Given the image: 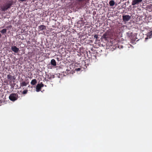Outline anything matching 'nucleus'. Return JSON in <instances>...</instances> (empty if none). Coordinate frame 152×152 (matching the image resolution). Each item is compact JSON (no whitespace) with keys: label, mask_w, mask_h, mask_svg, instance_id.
Listing matches in <instances>:
<instances>
[{"label":"nucleus","mask_w":152,"mask_h":152,"mask_svg":"<svg viewBox=\"0 0 152 152\" xmlns=\"http://www.w3.org/2000/svg\"><path fill=\"white\" fill-rule=\"evenodd\" d=\"M109 4L110 6H113L115 4V2L113 0H111L109 2Z\"/></svg>","instance_id":"13"},{"label":"nucleus","mask_w":152,"mask_h":152,"mask_svg":"<svg viewBox=\"0 0 152 152\" xmlns=\"http://www.w3.org/2000/svg\"><path fill=\"white\" fill-rule=\"evenodd\" d=\"M44 86V85L41 83H38L37 84L36 87V91L37 92H39L41 89L42 87Z\"/></svg>","instance_id":"4"},{"label":"nucleus","mask_w":152,"mask_h":152,"mask_svg":"<svg viewBox=\"0 0 152 152\" xmlns=\"http://www.w3.org/2000/svg\"><path fill=\"white\" fill-rule=\"evenodd\" d=\"M90 0H78L79 4L82 7L84 6Z\"/></svg>","instance_id":"3"},{"label":"nucleus","mask_w":152,"mask_h":152,"mask_svg":"<svg viewBox=\"0 0 152 152\" xmlns=\"http://www.w3.org/2000/svg\"><path fill=\"white\" fill-rule=\"evenodd\" d=\"M11 50L15 53H17L19 51V49L15 46H12L11 47Z\"/></svg>","instance_id":"6"},{"label":"nucleus","mask_w":152,"mask_h":152,"mask_svg":"<svg viewBox=\"0 0 152 152\" xmlns=\"http://www.w3.org/2000/svg\"><path fill=\"white\" fill-rule=\"evenodd\" d=\"M28 90L27 89L23 91L22 92V94H26L27 93Z\"/></svg>","instance_id":"16"},{"label":"nucleus","mask_w":152,"mask_h":152,"mask_svg":"<svg viewBox=\"0 0 152 152\" xmlns=\"http://www.w3.org/2000/svg\"><path fill=\"white\" fill-rule=\"evenodd\" d=\"M12 80H15V77L14 76H12Z\"/></svg>","instance_id":"20"},{"label":"nucleus","mask_w":152,"mask_h":152,"mask_svg":"<svg viewBox=\"0 0 152 152\" xmlns=\"http://www.w3.org/2000/svg\"><path fill=\"white\" fill-rule=\"evenodd\" d=\"M142 1V0H134V5L135 4H138Z\"/></svg>","instance_id":"10"},{"label":"nucleus","mask_w":152,"mask_h":152,"mask_svg":"<svg viewBox=\"0 0 152 152\" xmlns=\"http://www.w3.org/2000/svg\"><path fill=\"white\" fill-rule=\"evenodd\" d=\"M29 82H26L25 81L20 83V86L21 87H23L24 86H26L28 84Z\"/></svg>","instance_id":"9"},{"label":"nucleus","mask_w":152,"mask_h":152,"mask_svg":"<svg viewBox=\"0 0 152 152\" xmlns=\"http://www.w3.org/2000/svg\"><path fill=\"white\" fill-rule=\"evenodd\" d=\"M132 5H133V0L132 1Z\"/></svg>","instance_id":"24"},{"label":"nucleus","mask_w":152,"mask_h":152,"mask_svg":"<svg viewBox=\"0 0 152 152\" xmlns=\"http://www.w3.org/2000/svg\"><path fill=\"white\" fill-rule=\"evenodd\" d=\"M152 37V31H150L147 34V37L145 38L146 40L148 38H151Z\"/></svg>","instance_id":"7"},{"label":"nucleus","mask_w":152,"mask_h":152,"mask_svg":"<svg viewBox=\"0 0 152 152\" xmlns=\"http://www.w3.org/2000/svg\"><path fill=\"white\" fill-rule=\"evenodd\" d=\"M123 19L124 21H128L130 19V17L129 15H123L122 16Z\"/></svg>","instance_id":"5"},{"label":"nucleus","mask_w":152,"mask_h":152,"mask_svg":"<svg viewBox=\"0 0 152 152\" xmlns=\"http://www.w3.org/2000/svg\"><path fill=\"white\" fill-rule=\"evenodd\" d=\"M7 79L10 80L11 81H12V76L10 74L7 75Z\"/></svg>","instance_id":"14"},{"label":"nucleus","mask_w":152,"mask_h":152,"mask_svg":"<svg viewBox=\"0 0 152 152\" xmlns=\"http://www.w3.org/2000/svg\"><path fill=\"white\" fill-rule=\"evenodd\" d=\"M37 83V80L36 79H34L31 80V85H35Z\"/></svg>","instance_id":"12"},{"label":"nucleus","mask_w":152,"mask_h":152,"mask_svg":"<svg viewBox=\"0 0 152 152\" xmlns=\"http://www.w3.org/2000/svg\"><path fill=\"white\" fill-rule=\"evenodd\" d=\"M7 30L6 29H3L2 30H1V32L3 34L6 33L7 32Z\"/></svg>","instance_id":"15"},{"label":"nucleus","mask_w":152,"mask_h":152,"mask_svg":"<svg viewBox=\"0 0 152 152\" xmlns=\"http://www.w3.org/2000/svg\"><path fill=\"white\" fill-rule=\"evenodd\" d=\"M103 38L104 39H107V35L106 34H104L102 36Z\"/></svg>","instance_id":"17"},{"label":"nucleus","mask_w":152,"mask_h":152,"mask_svg":"<svg viewBox=\"0 0 152 152\" xmlns=\"http://www.w3.org/2000/svg\"><path fill=\"white\" fill-rule=\"evenodd\" d=\"M130 37V39H131V40H132V41H133V39L132 38V37Z\"/></svg>","instance_id":"23"},{"label":"nucleus","mask_w":152,"mask_h":152,"mask_svg":"<svg viewBox=\"0 0 152 152\" xmlns=\"http://www.w3.org/2000/svg\"><path fill=\"white\" fill-rule=\"evenodd\" d=\"M80 70V68H78L76 69V70L77 71H79Z\"/></svg>","instance_id":"21"},{"label":"nucleus","mask_w":152,"mask_h":152,"mask_svg":"<svg viewBox=\"0 0 152 152\" xmlns=\"http://www.w3.org/2000/svg\"><path fill=\"white\" fill-rule=\"evenodd\" d=\"M128 47L129 48H131L132 49V46L131 45H128Z\"/></svg>","instance_id":"19"},{"label":"nucleus","mask_w":152,"mask_h":152,"mask_svg":"<svg viewBox=\"0 0 152 152\" xmlns=\"http://www.w3.org/2000/svg\"><path fill=\"white\" fill-rule=\"evenodd\" d=\"M1 33H0V38H1Z\"/></svg>","instance_id":"25"},{"label":"nucleus","mask_w":152,"mask_h":152,"mask_svg":"<svg viewBox=\"0 0 152 152\" xmlns=\"http://www.w3.org/2000/svg\"><path fill=\"white\" fill-rule=\"evenodd\" d=\"M13 2L12 1H10L9 2L5 4L4 5L1 7V9L2 11H5L8 9L10 8V7L12 5Z\"/></svg>","instance_id":"1"},{"label":"nucleus","mask_w":152,"mask_h":152,"mask_svg":"<svg viewBox=\"0 0 152 152\" xmlns=\"http://www.w3.org/2000/svg\"><path fill=\"white\" fill-rule=\"evenodd\" d=\"M51 64L53 66H55L56 65V61L54 59H52L51 61Z\"/></svg>","instance_id":"11"},{"label":"nucleus","mask_w":152,"mask_h":152,"mask_svg":"<svg viewBox=\"0 0 152 152\" xmlns=\"http://www.w3.org/2000/svg\"><path fill=\"white\" fill-rule=\"evenodd\" d=\"M94 38H96V40H97L99 38V37L98 35L96 34L94 36Z\"/></svg>","instance_id":"18"},{"label":"nucleus","mask_w":152,"mask_h":152,"mask_svg":"<svg viewBox=\"0 0 152 152\" xmlns=\"http://www.w3.org/2000/svg\"><path fill=\"white\" fill-rule=\"evenodd\" d=\"M18 94H11L9 96V99L12 101H14L18 99Z\"/></svg>","instance_id":"2"},{"label":"nucleus","mask_w":152,"mask_h":152,"mask_svg":"<svg viewBox=\"0 0 152 152\" xmlns=\"http://www.w3.org/2000/svg\"><path fill=\"white\" fill-rule=\"evenodd\" d=\"M19 1H20L22 2H23L26 1V0H18Z\"/></svg>","instance_id":"22"},{"label":"nucleus","mask_w":152,"mask_h":152,"mask_svg":"<svg viewBox=\"0 0 152 152\" xmlns=\"http://www.w3.org/2000/svg\"><path fill=\"white\" fill-rule=\"evenodd\" d=\"M38 28L40 31H42L46 29V27L44 25H41L38 26Z\"/></svg>","instance_id":"8"}]
</instances>
